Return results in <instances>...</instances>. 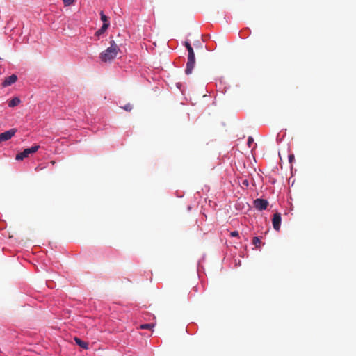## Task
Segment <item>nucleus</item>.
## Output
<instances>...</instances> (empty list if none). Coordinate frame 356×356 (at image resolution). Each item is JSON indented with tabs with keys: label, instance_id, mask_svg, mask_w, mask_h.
<instances>
[{
	"label": "nucleus",
	"instance_id": "f257e3e1",
	"mask_svg": "<svg viewBox=\"0 0 356 356\" xmlns=\"http://www.w3.org/2000/svg\"><path fill=\"white\" fill-rule=\"evenodd\" d=\"M118 51H120L118 46L114 40H111L110 47L100 54V59L103 62L111 61L117 56Z\"/></svg>",
	"mask_w": 356,
	"mask_h": 356
},
{
	"label": "nucleus",
	"instance_id": "f03ea898",
	"mask_svg": "<svg viewBox=\"0 0 356 356\" xmlns=\"http://www.w3.org/2000/svg\"><path fill=\"white\" fill-rule=\"evenodd\" d=\"M188 51V61L186 63L185 73L188 75V74H191L193 72V70L194 68L195 63V54L193 51V49H190Z\"/></svg>",
	"mask_w": 356,
	"mask_h": 356
},
{
	"label": "nucleus",
	"instance_id": "7ed1b4c3",
	"mask_svg": "<svg viewBox=\"0 0 356 356\" xmlns=\"http://www.w3.org/2000/svg\"><path fill=\"white\" fill-rule=\"evenodd\" d=\"M38 149V145H34L30 148H26L22 152L17 154L15 159L17 161L23 160L24 158L28 157L31 154L36 152Z\"/></svg>",
	"mask_w": 356,
	"mask_h": 356
},
{
	"label": "nucleus",
	"instance_id": "20e7f679",
	"mask_svg": "<svg viewBox=\"0 0 356 356\" xmlns=\"http://www.w3.org/2000/svg\"><path fill=\"white\" fill-rule=\"evenodd\" d=\"M254 205L258 210L263 211L267 208L268 202L266 200L258 198L254 201Z\"/></svg>",
	"mask_w": 356,
	"mask_h": 356
},
{
	"label": "nucleus",
	"instance_id": "39448f33",
	"mask_svg": "<svg viewBox=\"0 0 356 356\" xmlns=\"http://www.w3.org/2000/svg\"><path fill=\"white\" fill-rule=\"evenodd\" d=\"M16 133L15 129H11L3 133L0 134V143L7 141L10 139Z\"/></svg>",
	"mask_w": 356,
	"mask_h": 356
},
{
	"label": "nucleus",
	"instance_id": "423d86ee",
	"mask_svg": "<svg viewBox=\"0 0 356 356\" xmlns=\"http://www.w3.org/2000/svg\"><path fill=\"white\" fill-rule=\"evenodd\" d=\"M272 222H273V228L276 231H279L280 229V225H281V215L280 213H275L273 215Z\"/></svg>",
	"mask_w": 356,
	"mask_h": 356
},
{
	"label": "nucleus",
	"instance_id": "0eeeda50",
	"mask_svg": "<svg viewBox=\"0 0 356 356\" xmlns=\"http://www.w3.org/2000/svg\"><path fill=\"white\" fill-rule=\"evenodd\" d=\"M17 80V76L15 74H12L11 76H9L5 79L3 82L2 83L3 87H7L13 83H15Z\"/></svg>",
	"mask_w": 356,
	"mask_h": 356
},
{
	"label": "nucleus",
	"instance_id": "6e6552de",
	"mask_svg": "<svg viewBox=\"0 0 356 356\" xmlns=\"http://www.w3.org/2000/svg\"><path fill=\"white\" fill-rule=\"evenodd\" d=\"M74 341L76 343L82 348L85 350H87L88 348V343L87 342L82 341L81 339L78 337H74Z\"/></svg>",
	"mask_w": 356,
	"mask_h": 356
},
{
	"label": "nucleus",
	"instance_id": "1a4fd4ad",
	"mask_svg": "<svg viewBox=\"0 0 356 356\" xmlns=\"http://www.w3.org/2000/svg\"><path fill=\"white\" fill-rule=\"evenodd\" d=\"M21 102L19 98L14 97L8 102L9 107H14L17 106Z\"/></svg>",
	"mask_w": 356,
	"mask_h": 356
},
{
	"label": "nucleus",
	"instance_id": "9d476101",
	"mask_svg": "<svg viewBox=\"0 0 356 356\" xmlns=\"http://www.w3.org/2000/svg\"><path fill=\"white\" fill-rule=\"evenodd\" d=\"M110 24L109 23H104L101 29H99L97 32L96 35H99L102 33H104L106 29L108 28Z\"/></svg>",
	"mask_w": 356,
	"mask_h": 356
},
{
	"label": "nucleus",
	"instance_id": "9b49d317",
	"mask_svg": "<svg viewBox=\"0 0 356 356\" xmlns=\"http://www.w3.org/2000/svg\"><path fill=\"white\" fill-rule=\"evenodd\" d=\"M154 327L152 323H145L140 325L139 328L142 330H152Z\"/></svg>",
	"mask_w": 356,
	"mask_h": 356
},
{
	"label": "nucleus",
	"instance_id": "f8f14e48",
	"mask_svg": "<svg viewBox=\"0 0 356 356\" xmlns=\"http://www.w3.org/2000/svg\"><path fill=\"white\" fill-rule=\"evenodd\" d=\"M252 243L257 247H259L261 244V241L258 237H254L252 239Z\"/></svg>",
	"mask_w": 356,
	"mask_h": 356
},
{
	"label": "nucleus",
	"instance_id": "ddd939ff",
	"mask_svg": "<svg viewBox=\"0 0 356 356\" xmlns=\"http://www.w3.org/2000/svg\"><path fill=\"white\" fill-rule=\"evenodd\" d=\"M100 16L101 20L103 21L104 23H109L108 17L106 16L102 11L100 13Z\"/></svg>",
	"mask_w": 356,
	"mask_h": 356
},
{
	"label": "nucleus",
	"instance_id": "4468645a",
	"mask_svg": "<svg viewBox=\"0 0 356 356\" xmlns=\"http://www.w3.org/2000/svg\"><path fill=\"white\" fill-rule=\"evenodd\" d=\"M122 108L127 111H131L133 108L132 105L130 103L127 104Z\"/></svg>",
	"mask_w": 356,
	"mask_h": 356
},
{
	"label": "nucleus",
	"instance_id": "2eb2a0df",
	"mask_svg": "<svg viewBox=\"0 0 356 356\" xmlns=\"http://www.w3.org/2000/svg\"><path fill=\"white\" fill-rule=\"evenodd\" d=\"M63 1L65 6H69L74 3V0H63Z\"/></svg>",
	"mask_w": 356,
	"mask_h": 356
},
{
	"label": "nucleus",
	"instance_id": "dca6fc26",
	"mask_svg": "<svg viewBox=\"0 0 356 356\" xmlns=\"http://www.w3.org/2000/svg\"><path fill=\"white\" fill-rule=\"evenodd\" d=\"M254 139L252 137L250 136L248 139V145L249 147H251V144L253 143Z\"/></svg>",
	"mask_w": 356,
	"mask_h": 356
},
{
	"label": "nucleus",
	"instance_id": "f3484780",
	"mask_svg": "<svg viewBox=\"0 0 356 356\" xmlns=\"http://www.w3.org/2000/svg\"><path fill=\"white\" fill-rule=\"evenodd\" d=\"M295 157L293 154H289V161L290 163H292V162L294 161Z\"/></svg>",
	"mask_w": 356,
	"mask_h": 356
},
{
	"label": "nucleus",
	"instance_id": "a211bd4d",
	"mask_svg": "<svg viewBox=\"0 0 356 356\" xmlns=\"http://www.w3.org/2000/svg\"><path fill=\"white\" fill-rule=\"evenodd\" d=\"M185 47H186L188 51L193 49V47H191V44L188 42H185Z\"/></svg>",
	"mask_w": 356,
	"mask_h": 356
},
{
	"label": "nucleus",
	"instance_id": "6ab92c4d",
	"mask_svg": "<svg viewBox=\"0 0 356 356\" xmlns=\"http://www.w3.org/2000/svg\"><path fill=\"white\" fill-rule=\"evenodd\" d=\"M230 235H231V236H232V237H236V236H238V232H237V231L232 232L230 233Z\"/></svg>",
	"mask_w": 356,
	"mask_h": 356
}]
</instances>
